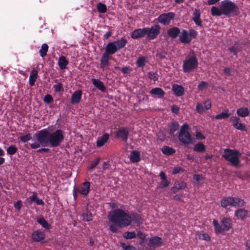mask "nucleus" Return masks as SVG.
I'll use <instances>...</instances> for the list:
<instances>
[{
  "instance_id": "f257e3e1",
  "label": "nucleus",
  "mask_w": 250,
  "mask_h": 250,
  "mask_svg": "<svg viewBox=\"0 0 250 250\" xmlns=\"http://www.w3.org/2000/svg\"><path fill=\"white\" fill-rule=\"evenodd\" d=\"M37 142L29 143L31 148L36 149L41 146H46L50 144L52 147L59 146L64 140L63 131L60 129L51 133L44 128L38 131L34 135Z\"/></svg>"
},
{
  "instance_id": "f03ea898",
  "label": "nucleus",
  "mask_w": 250,
  "mask_h": 250,
  "mask_svg": "<svg viewBox=\"0 0 250 250\" xmlns=\"http://www.w3.org/2000/svg\"><path fill=\"white\" fill-rule=\"evenodd\" d=\"M239 13V8L237 4L230 0H224L221 2L219 7L212 6L211 8L212 16H220L223 15L229 17L238 16Z\"/></svg>"
},
{
  "instance_id": "7ed1b4c3",
  "label": "nucleus",
  "mask_w": 250,
  "mask_h": 250,
  "mask_svg": "<svg viewBox=\"0 0 250 250\" xmlns=\"http://www.w3.org/2000/svg\"><path fill=\"white\" fill-rule=\"evenodd\" d=\"M160 30L161 27L158 24H155L151 27L137 28L132 32L131 37L136 40L143 38L146 36L148 40H152L157 38L160 33Z\"/></svg>"
},
{
  "instance_id": "20e7f679",
  "label": "nucleus",
  "mask_w": 250,
  "mask_h": 250,
  "mask_svg": "<svg viewBox=\"0 0 250 250\" xmlns=\"http://www.w3.org/2000/svg\"><path fill=\"white\" fill-rule=\"evenodd\" d=\"M108 218L110 222L120 227H127L131 224L130 214L122 209H114Z\"/></svg>"
},
{
  "instance_id": "39448f33",
  "label": "nucleus",
  "mask_w": 250,
  "mask_h": 250,
  "mask_svg": "<svg viewBox=\"0 0 250 250\" xmlns=\"http://www.w3.org/2000/svg\"><path fill=\"white\" fill-rule=\"evenodd\" d=\"M241 156V153L237 149L226 148L222 157L227 161L229 162L232 166L237 167L240 163Z\"/></svg>"
},
{
  "instance_id": "423d86ee",
  "label": "nucleus",
  "mask_w": 250,
  "mask_h": 250,
  "mask_svg": "<svg viewBox=\"0 0 250 250\" xmlns=\"http://www.w3.org/2000/svg\"><path fill=\"white\" fill-rule=\"evenodd\" d=\"M127 41L124 37L119 40L107 43L105 48V54L108 56L113 55L126 45Z\"/></svg>"
},
{
  "instance_id": "0eeeda50",
  "label": "nucleus",
  "mask_w": 250,
  "mask_h": 250,
  "mask_svg": "<svg viewBox=\"0 0 250 250\" xmlns=\"http://www.w3.org/2000/svg\"><path fill=\"white\" fill-rule=\"evenodd\" d=\"M198 66V61L194 54L188 55L183 61L182 65L183 70L184 73H190L196 69Z\"/></svg>"
},
{
  "instance_id": "6e6552de",
  "label": "nucleus",
  "mask_w": 250,
  "mask_h": 250,
  "mask_svg": "<svg viewBox=\"0 0 250 250\" xmlns=\"http://www.w3.org/2000/svg\"><path fill=\"white\" fill-rule=\"evenodd\" d=\"M175 14L173 12L163 13L159 15L158 18V21L163 25H168L174 18Z\"/></svg>"
},
{
  "instance_id": "1a4fd4ad",
  "label": "nucleus",
  "mask_w": 250,
  "mask_h": 250,
  "mask_svg": "<svg viewBox=\"0 0 250 250\" xmlns=\"http://www.w3.org/2000/svg\"><path fill=\"white\" fill-rule=\"evenodd\" d=\"M229 121L232 123V125L236 129L243 131H247V126L244 124L239 122L240 119L238 117L231 116L230 117Z\"/></svg>"
},
{
  "instance_id": "9d476101",
  "label": "nucleus",
  "mask_w": 250,
  "mask_h": 250,
  "mask_svg": "<svg viewBox=\"0 0 250 250\" xmlns=\"http://www.w3.org/2000/svg\"><path fill=\"white\" fill-rule=\"evenodd\" d=\"M178 138L179 141L184 145H189L192 142V138L190 133L186 130H180Z\"/></svg>"
},
{
  "instance_id": "9b49d317",
  "label": "nucleus",
  "mask_w": 250,
  "mask_h": 250,
  "mask_svg": "<svg viewBox=\"0 0 250 250\" xmlns=\"http://www.w3.org/2000/svg\"><path fill=\"white\" fill-rule=\"evenodd\" d=\"M129 129L126 127H122L119 128L115 134L116 138L122 139L126 142L129 136Z\"/></svg>"
},
{
  "instance_id": "f8f14e48",
  "label": "nucleus",
  "mask_w": 250,
  "mask_h": 250,
  "mask_svg": "<svg viewBox=\"0 0 250 250\" xmlns=\"http://www.w3.org/2000/svg\"><path fill=\"white\" fill-rule=\"evenodd\" d=\"M90 183L88 181L83 182L79 187L76 188L78 193L84 196H87L90 192Z\"/></svg>"
},
{
  "instance_id": "ddd939ff",
  "label": "nucleus",
  "mask_w": 250,
  "mask_h": 250,
  "mask_svg": "<svg viewBox=\"0 0 250 250\" xmlns=\"http://www.w3.org/2000/svg\"><path fill=\"white\" fill-rule=\"evenodd\" d=\"M45 238L44 231L38 229L33 231L31 235V238L34 242H40Z\"/></svg>"
},
{
  "instance_id": "4468645a",
  "label": "nucleus",
  "mask_w": 250,
  "mask_h": 250,
  "mask_svg": "<svg viewBox=\"0 0 250 250\" xmlns=\"http://www.w3.org/2000/svg\"><path fill=\"white\" fill-rule=\"evenodd\" d=\"M83 92L81 90L75 91L71 95V104H79L82 99Z\"/></svg>"
},
{
  "instance_id": "2eb2a0df",
  "label": "nucleus",
  "mask_w": 250,
  "mask_h": 250,
  "mask_svg": "<svg viewBox=\"0 0 250 250\" xmlns=\"http://www.w3.org/2000/svg\"><path fill=\"white\" fill-rule=\"evenodd\" d=\"M179 36V41L183 44H189L191 42V39L189 38L188 32L185 29H183Z\"/></svg>"
},
{
  "instance_id": "dca6fc26",
  "label": "nucleus",
  "mask_w": 250,
  "mask_h": 250,
  "mask_svg": "<svg viewBox=\"0 0 250 250\" xmlns=\"http://www.w3.org/2000/svg\"><path fill=\"white\" fill-rule=\"evenodd\" d=\"M172 90L177 97L182 96L185 93V90L183 86L177 84H173Z\"/></svg>"
},
{
  "instance_id": "f3484780",
  "label": "nucleus",
  "mask_w": 250,
  "mask_h": 250,
  "mask_svg": "<svg viewBox=\"0 0 250 250\" xmlns=\"http://www.w3.org/2000/svg\"><path fill=\"white\" fill-rule=\"evenodd\" d=\"M180 33L181 31L179 28L176 26L172 27L167 30V34L172 39H176L179 36Z\"/></svg>"
},
{
  "instance_id": "a211bd4d",
  "label": "nucleus",
  "mask_w": 250,
  "mask_h": 250,
  "mask_svg": "<svg viewBox=\"0 0 250 250\" xmlns=\"http://www.w3.org/2000/svg\"><path fill=\"white\" fill-rule=\"evenodd\" d=\"M221 223L224 231L229 230L232 227V220L229 217H223Z\"/></svg>"
},
{
  "instance_id": "6ab92c4d",
  "label": "nucleus",
  "mask_w": 250,
  "mask_h": 250,
  "mask_svg": "<svg viewBox=\"0 0 250 250\" xmlns=\"http://www.w3.org/2000/svg\"><path fill=\"white\" fill-rule=\"evenodd\" d=\"M149 93L152 96H157L159 98L163 97L165 95V92L160 87H155L152 89L150 90Z\"/></svg>"
},
{
  "instance_id": "aec40b11",
  "label": "nucleus",
  "mask_w": 250,
  "mask_h": 250,
  "mask_svg": "<svg viewBox=\"0 0 250 250\" xmlns=\"http://www.w3.org/2000/svg\"><path fill=\"white\" fill-rule=\"evenodd\" d=\"M149 243L151 246L159 247L162 246L163 242L161 237L159 236H154L149 239Z\"/></svg>"
},
{
  "instance_id": "412c9836",
  "label": "nucleus",
  "mask_w": 250,
  "mask_h": 250,
  "mask_svg": "<svg viewBox=\"0 0 250 250\" xmlns=\"http://www.w3.org/2000/svg\"><path fill=\"white\" fill-rule=\"evenodd\" d=\"M248 211L245 208H238L235 211V215L238 219L244 220L247 217Z\"/></svg>"
},
{
  "instance_id": "4be33fe9",
  "label": "nucleus",
  "mask_w": 250,
  "mask_h": 250,
  "mask_svg": "<svg viewBox=\"0 0 250 250\" xmlns=\"http://www.w3.org/2000/svg\"><path fill=\"white\" fill-rule=\"evenodd\" d=\"M233 197H224L220 201L221 206L223 208H226L228 206H233Z\"/></svg>"
},
{
  "instance_id": "5701e85b",
  "label": "nucleus",
  "mask_w": 250,
  "mask_h": 250,
  "mask_svg": "<svg viewBox=\"0 0 250 250\" xmlns=\"http://www.w3.org/2000/svg\"><path fill=\"white\" fill-rule=\"evenodd\" d=\"M109 138V135L108 133L104 134L101 137L98 138L96 142L97 147H101L108 141Z\"/></svg>"
},
{
  "instance_id": "b1692460",
  "label": "nucleus",
  "mask_w": 250,
  "mask_h": 250,
  "mask_svg": "<svg viewBox=\"0 0 250 250\" xmlns=\"http://www.w3.org/2000/svg\"><path fill=\"white\" fill-rule=\"evenodd\" d=\"M187 187V184L183 181H175L174 183V187L172 188V190L173 193L176 192L180 189H185Z\"/></svg>"
},
{
  "instance_id": "393cba45",
  "label": "nucleus",
  "mask_w": 250,
  "mask_h": 250,
  "mask_svg": "<svg viewBox=\"0 0 250 250\" xmlns=\"http://www.w3.org/2000/svg\"><path fill=\"white\" fill-rule=\"evenodd\" d=\"M91 81L92 82L94 85L98 89L100 90L102 92H104L106 91V87L104 86V83L99 80V79H92Z\"/></svg>"
},
{
  "instance_id": "a878e982",
  "label": "nucleus",
  "mask_w": 250,
  "mask_h": 250,
  "mask_svg": "<svg viewBox=\"0 0 250 250\" xmlns=\"http://www.w3.org/2000/svg\"><path fill=\"white\" fill-rule=\"evenodd\" d=\"M109 56L104 53L103 54L100 60V67L104 70L105 66L109 65Z\"/></svg>"
},
{
  "instance_id": "bb28decb",
  "label": "nucleus",
  "mask_w": 250,
  "mask_h": 250,
  "mask_svg": "<svg viewBox=\"0 0 250 250\" xmlns=\"http://www.w3.org/2000/svg\"><path fill=\"white\" fill-rule=\"evenodd\" d=\"M29 199L30 200V203H32L33 202H36L38 205H43L44 202L42 200L40 199L38 197V193L36 192L33 193L32 195L29 197Z\"/></svg>"
},
{
  "instance_id": "cd10ccee",
  "label": "nucleus",
  "mask_w": 250,
  "mask_h": 250,
  "mask_svg": "<svg viewBox=\"0 0 250 250\" xmlns=\"http://www.w3.org/2000/svg\"><path fill=\"white\" fill-rule=\"evenodd\" d=\"M68 63V61L67 60L65 57L64 56H61L59 58L58 62V64L60 68L62 70L64 69L66 67Z\"/></svg>"
},
{
  "instance_id": "c85d7f7f",
  "label": "nucleus",
  "mask_w": 250,
  "mask_h": 250,
  "mask_svg": "<svg viewBox=\"0 0 250 250\" xmlns=\"http://www.w3.org/2000/svg\"><path fill=\"white\" fill-rule=\"evenodd\" d=\"M38 77V71L35 70H33L31 72L29 78V83L30 86H33L35 85V83Z\"/></svg>"
},
{
  "instance_id": "c756f323",
  "label": "nucleus",
  "mask_w": 250,
  "mask_h": 250,
  "mask_svg": "<svg viewBox=\"0 0 250 250\" xmlns=\"http://www.w3.org/2000/svg\"><path fill=\"white\" fill-rule=\"evenodd\" d=\"M130 160L133 163H137L140 161V154L137 150H133L130 155Z\"/></svg>"
},
{
  "instance_id": "7c9ffc66",
  "label": "nucleus",
  "mask_w": 250,
  "mask_h": 250,
  "mask_svg": "<svg viewBox=\"0 0 250 250\" xmlns=\"http://www.w3.org/2000/svg\"><path fill=\"white\" fill-rule=\"evenodd\" d=\"M37 222L46 229H51V225L49 224L43 217H38L37 219Z\"/></svg>"
},
{
  "instance_id": "2f4dec72",
  "label": "nucleus",
  "mask_w": 250,
  "mask_h": 250,
  "mask_svg": "<svg viewBox=\"0 0 250 250\" xmlns=\"http://www.w3.org/2000/svg\"><path fill=\"white\" fill-rule=\"evenodd\" d=\"M161 151L163 154L167 156L173 155L175 153L176 150L172 147L168 146H164L161 149Z\"/></svg>"
},
{
  "instance_id": "473e14b6",
  "label": "nucleus",
  "mask_w": 250,
  "mask_h": 250,
  "mask_svg": "<svg viewBox=\"0 0 250 250\" xmlns=\"http://www.w3.org/2000/svg\"><path fill=\"white\" fill-rule=\"evenodd\" d=\"M213 225L214 227V231L215 233H222L224 231L222 226L218 223L217 220L214 219L212 222Z\"/></svg>"
},
{
  "instance_id": "72a5a7b5",
  "label": "nucleus",
  "mask_w": 250,
  "mask_h": 250,
  "mask_svg": "<svg viewBox=\"0 0 250 250\" xmlns=\"http://www.w3.org/2000/svg\"><path fill=\"white\" fill-rule=\"evenodd\" d=\"M230 115L228 109H224L221 113L215 115V119L217 120L226 119Z\"/></svg>"
},
{
  "instance_id": "f704fd0d",
  "label": "nucleus",
  "mask_w": 250,
  "mask_h": 250,
  "mask_svg": "<svg viewBox=\"0 0 250 250\" xmlns=\"http://www.w3.org/2000/svg\"><path fill=\"white\" fill-rule=\"evenodd\" d=\"M193 150L198 153L204 152L206 150V146L202 142H199L195 145Z\"/></svg>"
},
{
  "instance_id": "c9c22d12",
  "label": "nucleus",
  "mask_w": 250,
  "mask_h": 250,
  "mask_svg": "<svg viewBox=\"0 0 250 250\" xmlns=\"http://www.w3.org/2000/svg\"><path fill=\"white\" fill-rule=\"evenodd\" d=\"M179 127V124L177 122L174 121L170 123L169 125V134L172 135L178 129Z\"/></svg>"
},
{
  "instance_id": "e433bc0d",
  "label": "nucleus",
  "mask_w": 250,
  "mask_h": 250,
  "mask_svg": "<svg viewBox=\"0 0 250 250\" xmlns=\"http://www.w3.org/2000/svg\"><path fill=\"white\" fill-rule=\"evenodd\" d=\"M236 113L239 116L245 117L249 115V111L247 107H241L237 109Z\"/></svg>"
},
{
  "instance_id": "4c0bfd02",
  "label": "nucleus",
  "mask_w": 250,
  "mask_h": 250,
  "mask_svg": "<svg viewBox=\"0 0 250 250\" xmlns=\"http://www.w3.org/2000/svg\"><path fill=\"white\" fill-rule=\"evenodd\" d=\"M196 235L200 240H205L207 241H209L210 240V236L207 233L203 231L197 232Z\"/></svg>"
},
{
  "instance_id": "58836bf2",
  "label": "nucleus",
  "mask_w": 250,
  "mask_h": 250,
  "mask_svg": "<svg viewBox=\"0 0 250 250\" xmlns=\"http://www.w3.org/2000/svg\"><path fill=\"white\" fill-rule=\"evenodd\" d=\"M233 199L234 201H232L233 207H243L246 204V202L244 201V200L241 199L238 197H233Z\"/></svg>"
},
{
  "instance_id": "ea45409f",
  "label": "nucleus",
  "mask_w": 250,
  "mask_h": 250,
  "mask_svg": "<svg viewBox=\"0 0 250 250\" xmlns=\"http://www.w3.org/2000/svg\"><path fill=\"white\" fill-rule=\"evenodd\" d=\"M48 50V46L46 43H43L40 50V55L42 57H44L47 55Z\"/></svg>"
},
{
  "instance_id": "a19ab883",
  "label": "nucleus",
  "mask_w": 250,
  "mask_h": 250,
  "mask_svg": "<svg viewBox=\"0 0 250 250\" xmlns=\"http://www.w3.org/2000/svg\"><path fill=\"white\" fill-rule=\"evenodd\" d=\"M96 8L98 12L101 13H104L107 11L106 5L102 2L98 3L96 5Z\"/></svg>"
},
{
  "instance_id": "79ce46f5",
  "label": "nucleus",
  "mask_w": 250,
  "mask_h": 250,
  "mask_svg": "<svg viewBox=\"0 0 250 250\" xmlns=\"http://www.w3.org/2000/svg\"><path fill=\"white\" fill-rule=\"evenodd\" d=\"M6 151L8 155H13L18 151V148L14 145H10L7 148Z\"/></svg>"
},
{
  "instance_id": "37998d69",
  "label": "nucleus",
  "mask_w": 250,
  "mask_h": 250,
  "mask_svg": "<svg viewBox=\"0 0 250 250\" xmlns=\"http://www.w3.org/2000/svg\"><path fill=\"white\" fill-rule=\"evenodd\" d=\"M146 62V58L144 56H142L138 59L136 64L138 67H143L145 65Z\"/></svg>"
},
{
  "instance_id": "c03bdc74",
  "label": "nucleus",
  "mask_w": 250,
  "mask_h": 250,
  "mask_svg": "<svg viewBox=\"0 0 250 250\" xmlns=\"http://www.w3.org/2000/svg\"><path fill=\"white\" fill-rule=\"evenodd\" d=\"M123 237L126 239H131L136 238V234L134 231H126L123 234Z\"/></svg>"
},
{
  "instance_id": "a18cd8bd",
  "label": "nucleus",
  "mask_w": 250,
  "mask_h": 250,
  "mask_svg": "<svg viewBox=\"0 0 250 250\" xmlns=\"http://www.w3.org/2000/svg\"><path fill=\"white\" fill-rule=\"evenodd\" d=\"M53 88L55 92H63L64 90L63 84L60 82H58L56 84L53 85Z\"/></svg>"
},
{
  "instance_id": "49530a36",
  "label": "nucleus",
  "mask_w": 250,
  "mask_h": 250,
  "mask_svg": "<svg viewBox=\"0 0 250 250\" xmlns=\"http://www.w3.org/2000/svg\"><path fill=\"white\" fill-rule=\"evenodd\" d=\"M130 215L131 218V222L132 221L137 223L141 222V217L139 214L135 213H132Z\"/></svg>"
},
{
  "instance_id": "de8ad7c7",
  "label": "nucleus",
  "mask_w": 250,
  "mask_h": 250,
  "mask_svg": "<svg viewBox=\"0 0 250 250\" xmlns=\"http://www.w3.org/2000/svg\"><path fill=\"white\" fill-rule=\"evenodd\" d=\"M100 161V158L99 157H96L93 161L91 162L90 165L88 167L89 170H92L95 168V167L99 164Z\"/></svg>"
},
{
  "instance_id": "09e8293b",
  "label": "nucleus",
  "mask_w": 250,
  "mask_h": 250,
  "mask_svg": "<svg viewBox=\"0 0 250 250\" xmlns=\"http://www.w3.org/2000/svg\"><path fill=\"white\" fill-rule=\"evenodd\" d=\"M167 55V53L165 51H157L155 55V56L160 60H162L163 59H166Z\"/></svg>"
},
{
  "instance_id": "8fccbe9b",
  "label": "nucleus",
  "mask_w": 250,
  "mask_h": 250,
  "mask_svg": "<svg viewBox=\"0 0 250 250\" xmlns=\"http://www.w3.org/2000/svg\"><path fill=\"white\" fill-rule=\"evenodd\" d=\"M32 139V135L31 133H27L26 135L21 136L20 138V141L23 143H25L29 141Z\"/></svg>"
},
{
  "instance_id": "3c124183",
  "label": "nucleus",
  "mask_w": 250,
  "mask_h": 250,
  "mask_svg": "<svg viewBox=\"0 0 250 250\" xmlns=\"http://www.w3.org/2000/svg\"><path fill=\"white\" fill-rule=\"evenodd\" d=\"M83 220L85 221H90L92 220V213L89 211H87L83 214Z\"/></svg>"
},
{
  "instance_id": "603ef678",
  "label": "nucleus",
  "mask_w": 250,
  "mask_h": 250,
  "mask_svg": "<svg viewBox=\"0 0 250 250\" xmlns=\"http://www.w3.org/2000/svg\"><path fill=\"white\" fill-rule=\"evenodd\" d=\"M148 77L150 79L156 81L158 80L159 75L157 72H149L148 73Z\"/></svg>"
},
{
  "instance_id": "864d4df0",
  "label": "nucleus",
  "mask_w": 250,
  "mask_h": 250,
  "mask_svg": "<svg viewBox=\"0 0 250 250\" xmlns=\"http://www.w3.org/2000/svg\"><path fill=\"white\" fill-rule=\"evenodd\" d=\"M136 236H138L141 240V244L144 243L146 239V235L144 232L140 230L136 234Z\"/></svg>"
},
{
  "instance_id": "5fc2aeb1",
  "label": "nucleus",
  "mask_w": 250,
  "mask_h": 250,
  "mask_svg": "<svg viewBox=\"0 0 250 250\" xmlns=\"http://www.w3.org/2000/svg\"><path fill=\"white\" fill-rule=\"evenodd\" d=\"M196 110L199 114L204 113L205 112V109L203 104L200 103H198L196 106Z\"/></svg>"
},
{
  "instance_id": "6e6d98bb",
  "label": "nucleus",
  "mask_w": 250,
  "mask_h": 250,
  "mask_svg": "<svg viewBox=\"0 0 250 250\" xmlns=\"http://www.w3.org/2000/svg\"><path fill=\"white\" fill-rule=\"evenodd\" d=\"M208 86L207 82L205 81H202L198 85V89L199 91H203L206 89Z\"/></svg>"
},
{
  "instance_id": "4d7b16f0",
  "label": "nucleus",
  "mask_w": 250,
  "mask_h": 250,
  "mask_svg": "<svg viewBox=\"0 0 250 250\" xmlns=\"http://www.w3.org/2000/svg\"><path fill=\"white\" fill-rule=\"evenodd\" d=\"M198 35L197 32L193 29H190L189 30L188 35L190 37L189 38L192 40V38L195 39Z\"/></svg>"
},
{
  "instance_id": "13d9d810",
  "label": "nucleus",
  "mask_w": 250,
  "mask_h": 250,
  "mask_svg": "<svg viewBox=\"0 0 250 250\" xmlns=\"http://www.w3.org/2000/svg\"><path fill=\"white\" fill-rule=\"evenodd\" d=\"M43 101L46 104H50L53 101V98L51 95L47 94L44 97Z\"/></svg>"
},
{
  "instance_id": "bf43d9fd",
  "label": "nucleus",
  "mask_w": 250,
  "mask_h": 250,
  "mask_svg": "<svg viewBox=\"0 0 250 250\" xmlns=\"http://www.w3.org/2000/svg\"><path fill=\"white\" fill-rule=\"evenodd\" d=\"M184 170V169L180 167H176L173 168L172 173L173 174H176L179 173L180 172H183Z\"/></svg>"
},
{
  "instance_id": "052dcab7",
  "label": "nucleus",
  "mask_w": 250,
  "mask_h": 250,
  "mask_svg": "<svg viewBox=\"0 0 250 250\" xmlns=\"http://www.w3.org/2000/svg\"><path fill=\"white\" fill-rule=\"evenodd\" d=\"M171 111L172 113L178 114L180 112V107L176 105H173L171 106Z\"/></svg>"
},
{
  "instance_id": "680f3d73",
  "label": "nucleus",
  "mask_w": 250,
  "mask_h": 250,
  "mask_svg": "<svg viewBox=\"0 0 250 250\" xmlns=\"http://www.w3.org/2000/svg\"><path fill=\"white\" fill-rule=\"evenodd\" d=\"M228 50L230 52L233 53V54L236 57H237L238 50L235 46H232L229 47Z\"/></svg>"
},
{
  "instance_id": "e2e57ef3",
  "label": "nucleus",
  "mask_w": 250,
  "mask_h": 250,
  "mask_svg": "<svg viewBox=\"0 0 250 250\" xmlns=\"http://www.w3.org/2000/svg\"><path fill=\"white\" fill-rule=\"evenodd\" d=\"M201 17V12L199 9H195L193 12L192 20L199 18Z\"/></svg>"
},
{
  "instance_id": "0e129e2a",
  "label": "nucleus",
  "mask_w": 250,
  "mask_h": 250,
  "mask_svg": "<svg viewBox=\"0 0 250 250\" xmlns=\"http://www.w3.org/2000/svg\"><path fill=\"white\" fill-rule=\"evenodd\" d=\"M205 108L206 110L209 109L211 106V103L210 100H207L204 103Z\"/></svg>"
},
{
  "instance_id": "69168bd1",
  "label": "nucleus",
  "mask_w": 250,
  "mask_h": 250,
  "mask_svg": "<svg viewBox=\"0 0 250 250\" xmlns=\"http://www.w3.org/2000/svg\"><path fill=\"white\" fill-rule=\"evenodd\" d=\"M170 182L167 180H163L160 184V187L161 188H166L169 185Z\"/></svg>"
},
{
  "instance_id": "338daca9",
  "label": "nucleus",
  "mask_w": 250,
  "mask_h": 250,
  "mask_svg": "<svg viewBox=\"0 0 250 250\" xmlns=\"http://www.w3.org/2000/svg\"><path fill=\"white\" fill-rule=\"evenodd\" d=\"M22 206L21 201L18 200L16 203L14 204V208L18 210H20Z\"/></svg>"
},
{
  "instance_id": "774afa93",
  "label": "nucleus",
  "mask_w": 250,
  "mask_h": 250,
  "mask_svg": "<svg viewBox=\"0 0 250 250\" xmlns=\"http://www.w3.org/2000/svg\"><path fill=\"white\" fill-rule=\"evenodd\" d=\"M192 20L194 21V22L197 25L200 26V27H202L203 26L202 21L201 20L200 17L199 18L195 19Z\"/></svg>"
}]
</instances>
